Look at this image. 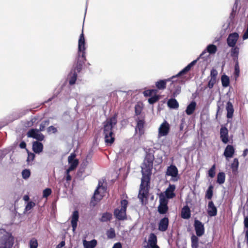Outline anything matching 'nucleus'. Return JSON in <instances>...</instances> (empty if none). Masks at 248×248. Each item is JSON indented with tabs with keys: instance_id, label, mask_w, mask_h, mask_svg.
Returning <instances> with one entry per match:
<instances>
[{
	"instance_id": "49530a36",
	"label": "nucleus",
	"mask_w": 248,
	"mask_h": 248,
	"mask_svg": "<svg viewBox=\"0 0 248 248\" xmlns=\"http://www.w3.org/2000/svg\"><path fill=\"white\" fill-rule=\"evenodd\" d=\"M38 242L36 239L32 238L30 241V248H37Z\"/></svg>"
},
{
	"instance_id": "6ab92c4d",
	"label": "nucleus",
	"mask_w": 248,
	"mask_h": 248,
	"mask_svg": "<svg viewBox=\"0 0 248 248\" xmlns=\"http://www.w3.org/2000/svg\"><path fill=\"white\" fill-rule=\"evenodd\" d=\"M207 207V212L209 216L215 217L217 216V210L212 201L208 202Z\"/></svg>"
},
{
	"instance_id": "7ed1b4c3",
	"label": "nucleus",
	"mask_w": 248,
	"mask_h": 248,
	"mask_svg": "<svg viewBox=\"0 0 248 248\" xmlns=\"http://www.w3.org/2000/svg\"><path fill=\"white\" fill-rule=\"evenodd\" d=\"M197 60H194L191 62L189 63L185 68H184L182 70H181L178 74H177L175 76H173L170 78H169L165 79H160L158 80L155 82V87L156 88L157 90H164L166 88L167 82L168 81H170L171 79H173L174 78L179 77L183 75H184L187 73L191 68V67L195 64Z\"/></svg>"
},
{
	"instance_id": "9b49d317",
	"label": "nucleus",
	"mask_w": 248,
	"mask_h": 248,
	"mask_svg": "<svg viewBox=\"0 0 248 248\" xmlns=\"http://www.w3.org/2000/svg\"><path fill=\"white\" fill-rule=\"evenodd\" d=\"M154 159V155L152 153H149L146 155L144 163L146 169L149 171H151L153 168Z\"/></svg>"
},
{
	"instance_id": "f8f14e48",
	"label": "nucleus",
	"mask_w": 248,
	"mask_h": 248,
	"mask_svg": "<svg viewBox=\"0 0 248 248\" xmlns=\"http://www.w3.org/2000/svg\"><path fill=\"white\" fill-rule=\"evenodd\" d=\"M157 243V236L155 233H151L149 236L148 245L145 248H159Z\"/></svg>"
},
{
	"instance_id": "cd10ccee",
	"label": "nucleus",
	"mask_w": 248,
	"mask_h": 248,
	"mask_svg": "<svg viewBox=\"0 0 248 248\" xmlns=\"http://www.w3.org/2000/svg\"><path fill=\"white\" fill-rule=\"evenodd\" d=\"M191 216V211L187 205L185 206L181 211V217L184 219H188Z\"/></svg>"
},
{
	"instance_id": "aec40b11",
	"label": "nucleus",
	"mask_w": 248,
	"mask_h": 248,
	"mask_svg": "<svg viewBox=\"0 0 248 248\" xmlns=\"http://www.w3.org/2000/svg\"><path fill=\"white\" fill-rule=\"evenodd\" d=\"M149 193L148 186L140 185V189L138 194V198L141 201H143L144 198H147Z\"/></svg>"
},
{
	"instance_id": "f03ea898",
	"label": "nucleus",
	"mask_w": 248,
	"mask_h": 248,
	"mask_svg": "<svg viewBox=\"0 0 248 248\" xmlns=\"http://www.w3.org/2000/svg\"><path fill=\"white\" fill-rule=\"evenodd\" d=\"M85 41L82 30L78 42V56L76 62V69L78 71L81 70L86 61L85 56Z\"/></svg>"
},
{
	"instance_id": "7c9ffc66",
	"label": "nucleus",
	"mask_w": 248,
	"mask_h": 248,
	"mask_svg": "<svg viewBox=\"0 0 248 248\" xmlns=\"http://www.w3.org/2000/svg\"><path fill=\"white\" fill-rule=\"evenodd\" d=\"M112 218V215L110 212H105L102 214L101 217L99 218V220L102 222H106L109 221Z\"/></svg>"
},
{
	"instance_id": "5701e85b",
	"label": "nucleus",
	"mask_w": 248,
	"mask_h": 248,
	"mask_svg": "<svg viewBox=\"0 0 248 248\" xmlns=\"http://www.w3.org/2000/svg\"><path fill=\"white\" fill-rule=\"evenodd\" d=\"M146 171L147 172V174H145L142 171V177L141 178V182L140 184L141 186H149V183L150 182V177L151 175V171H149L146 169Z\"/></svg>"
},
{
	"instance_id": "2f4dec72",
	"label": "nucleus",
	"mask_w": 248,
	"mask_h": 248,
	"mask_svg": "<svg viewBox=\"0 0 248 248\" xmlns=\"http://www.w3.org/2000/svg\"><path fill=\"white\" fill-rule=\"evenodd\" d=\"M239 161L237 158H235L231 165V168L233 174L236 175L238 173V169L239 167Z\"/></svg>"
},
{
	"instance_id": "c85d7f7f",
	"label": "nucleus",
	"mask_w": 248,
	"mask_h": 248,
	"mask_svg": "<svg viewBox=\"0 0 248 248\" xmlns=\"http://www.w3.org/2000/svg\"><path fill=\"white\" fill-rule=\"evenodd\" d=\"M226 108L227 111V118L228 119L232 118L234 112V108L232 103L230 101L227 102Z\"/></svg>"
},
{
	"instance_id": "a19ab883",
	"label": "nucleus",
	"mask_w": 248,
	"mask_h": 248,
	"mask_svg": "<svg viewBox=\"0 0 248 248\" xmlns=\"http://www.w3.org/2000/svg\"><path fill=\"white\" fill-rule=\"evenodd\" d=\"M157 90L156 89L147 90L144 91L143 94L145 96H152L157 94Z\"/></svg>"
},
{
	"instance_id": "e433bc0d",
	"label": "nucleus",
	"mask_w": 248,
	"mask_h": 248,
	"mask_svg": "<svg viewBox=\"0 0 248 248\" xmlns=\"http://www.w3.org/2000/svg\"><path fill=\"white\" fill-rule=\"evenodd\" d=\"M198 236L192 235L191 237V247L192 248H198L199 247V239Z\"/></svg>"
},
{
	"instance_id": "79ce46f5",
	"label": "nucleus",
	"mask_w": 248,
	"mask_h": 248,
	"mask_svg": "<svg viewBox=\"0 0 248 248\" xmlns=\"http://www.w3.org/2000/svg\"><path fill=\"white\" fill-rule=\"evenodd\" d=\"M159 99V95H157V94H155L148 99V102L150 104H153L158 101Z\"/></svg>"
},
{
	"instance_id": "6e6552de",
	"label": "nucleus",
	"mask_w": 248,
	"mask_h": 248,
	"mask_svg": "<svg viewBox=\"0 0 248 248\" xmlns=\"http://www.w3.org/2000/svg\"><path fill=\"white\" fill-rule=\"evenodd\" d=\"M102 189L104 190L105 188L104 186H103L101 182L99 181L97 188L94 191V195L92 198L90 202L91 205L93 206H95L97 203L101 200L103 198V196L100 194L99 191V189Z\"/></svg>"
},
{
	"instance_id": "f3484780",
	"label": "nucleus",
	"mask_w": 248,
	"mask_h": 248,
	"mask_svg": "<svg viewBox=\"0 0 248 248\" xmlns=\"http://www.w3.org/2000/svg\"><path fill=\"white\" fill-rule=\"evenodd\" d=\"M176 188L175 186L174 185L170 184L168 187L166 189L165 193V197L166 199H172L175 197V194L174 190Z\"/></svg>"
},
{
	"instance_id": "8fccbe9b",
	"label": "nucleus",
	"mask_w": 248,
	"mask_h": 248,
	"mask_svg": "<svg viewBox=\"0 0 248 248\" xmlns=\"http://www.w3.org/2000/svg\"><path fill=\"white\" fill-rule=\"evenodd\" d=\"M35 206V203L33 202H30L28 203L25 207L26 211L31 210L33 207Z\"/></svg>"
},
{
	"instance_id": "f704fd0d",
	"label": "nucleus",
	"mask_w": 248,
	"mask_h": 248,
	"mask_svg": "<svg viewBox=\"0 0 248 248\" xmlns=\"http://www.w3.org/2000/svg\"><path fill=\"white\" fill-rule=\"evenodd\" d=\"M167 104L170 108H177L179 107V104L177 101L174 98L169 99Z\"/></svg>"
},
{
	"instance_id": "1a4fd4ad",
	"label": "nucleus",
	"mask_w": 248,
	"mask_h": 248,
	"mask_svg": "<svg viewBox=\"0 0 248 248\" xmlns=\"http://www.w3.org/2000/svg\"><path fill=\"white\" fill-rule=\"evenodd\" d=\"M40 131L38 129L32 128L30 129L27 132V136L29 138H32L37 140L38 141H42L45 138L43 134L40 133Z\"/></svg>"
},
{
	"instance_id": "774afa93",
	"label": "nucleus",
	"mask_w": 248,
	"mask_h": 248,
	"mask_svg": "<svg viewBox=\"0 0 248 248\" xmlns=\"http://www.w3.org/2000/svg\"><path fill=\"white\" fill-rule=\"evenodd\" d=\"M23 199L25 201H28L29 200V197L28 195H25L23 197Z\"/></svg>"
},
{
	"instance_id": "de8ad7c7",
	"label": "nucleus",
	"mask_w": 248,
	"mask_h": 248,
	"mask_svg": "<svg viewBox=\"0 0 248 248\" xmlns=\"http://www.w3.org/2000/svg\"><path fill=\"white\" fill-rule=\"evenodd\" d=\"M52 190L50 188H46L43 191V196L44 198H47L49 195H51Z\"/></svg>"
},
{
	"instance_id": "13d9d810",
	"label": "nucleus",
	"mask_w": 248,
	"mask_h": 248,
	"mask_svg": "<svg viewBox=\"0 0 248 248\" xmlns=\"http://www.w3.org/2000/svg\"><path fill=\"white\" fill-rule=\"evenodd\" d=\"M180 92H181V87H178V88L175 90V91L173 93V94H172L173 96L175 97L178 94H179Z\"/></svg>"
},
{
	"instance_id": "393cba45",
	"label": "nucleus",
	"mask_w": 248,
	"mask_h": 248,
	"mask_svg": "<svg viewBox=\"0 0 248 248\" xmlns=\"http://www.w3.org/2000/svg\"><path fill=\"white\" fill-rule=\"evenodd\" d=\"M217 48L216 45L213 44H210L207 46L206 49L204 50L202 54L200 55V57H202V56L208 52L210 54H214L217 51Z\"/></svg>"
},
{
	"instance_id": "423d86ee",
	"label": "nucleus",
	"mask_w": 248,
	"mask_h": 248,
	"mask_svg": "<svg viewBox=\"0 0 248 248\" xmlns=\"http://www.w3.org/2000/svg\"><path fill=\"white\" fill-rule=\"evenodd\" d=\"M159 204L157 208L158 212L160 214H165L169 210L168 204L169 201L165 197L164 194L161 193L159 196Z\"/></svg>"
},
{
	"instance_id": "20e7f679",
	"label": "nucleus",
	"mask_w": 248,
	"mask_h": 248,
	"mask_svg": "<svg viewBox=\"0 0 248 248\" xmlns=\"http://www.w3.org/2000/svg\"><path fill=\"white\" fill-rule=\"evenodd\" d=\"M126 200H122L121 201V208H116L114 210V215L119 220H124L127 219L126 211L128 205Z\"/></svg>"
},
{
	"instance_id": "4c0bfd02",
	"label": "nucleus",
	"mask_w": 248,
	"mask_h": 248,
	"mask_svg": "<svg viewBox=\"0 0 248 248\" xmlns=\"http://www.w3.org/2000/svg\"><path fill=\"white\" fill-rule=\"evenodd\" d=\"M225 181V174L223 172H220L217 175V183L219 184H222Z\"/></svg>"
},
{
	"instance_id": "09e8293b",
	"label": "nucleus",
	"mask_w": 248,
	"mask_h": 248,
	"mask_svg": "<svg viewBox=\"0 0 248 248\" xmlns=\"http://www.w3.org/2000/svg\"><path fill=\"white\" fill-rule=\"evenodd\" d=\"M31 175V172L29 170L25 169L22 172V176L24 179H28Z\"/></svg>"
},
{
	"instance_id": "680f3d73",
	"label": "nucleus",
	"mask_w": 248,
	"mask_h": 248,
	"mask_svg": "<svg viewBox=\"0 0 248 248\" xmlns=\"http://www.w3.org/2000/svg\"><path fill=\"white\" fill-rule=\"evenodd\" d=\"M112 248H122V246L121 243L118 242L113 245Z\"/></svg>"
},
{
	"instance_id": "ddd939ff",
	"label": "nucleus",
	"mask_w": 248,
	"mask_h": 248,
	"mask_svg": "<svg viewBox=\"0 0 248 248\" xmlns=\"http://www.w3.org/2000/svg\"><path fill=\"white\" fill-rule=\"evenodd\" d=\"M170 127L169 124L167 122H163L158 129V137L167 136L170 131Z\"/></svg>"
},
{
	"instance_id": "dca6fc26",
	"label": "nucleus",
	"mask_w": 248,
	"mask_h": 248,
	"mask_svg": "<svg viewBox=\"0 0 248 248\" xmlns=\"http://www.w3.org/2000/svg\"><path fill=\"white\" fill-rule=\"evenodd\" d=\"M76 63L73 67V69L71 70L70 74H69V83L70 85H74L77 79L78 73H79L81 70L78 71L76 69Z\"/></svg>"
},
{
	"instance_id": "a18cd8bd",
	"label": "nucleus",
	"mask_w": 248,
	"mask_h": 248,
	"mask_svg": "<svg viewBox=\"0 0 248 248\" xmlns=\"http://www.w3.org/2000/svg\"><path fill=\"white\" fill-rule=\"evenodd\" d=\"M49 123L50 122L48 120L43 121L40 125L39 129H38V130L40 131H44L46 127L49 125Z\"/></svg>"
},
{
	"instance_id": "338daca9",
	"label": "nucleus",
	"mask_w": 248,
	"mask_h": 248,
	"mask_svg": "<svg viewBox=\"0 0 248 248\" xmlns=\"http://www.w3.org/2000/svg\"><path fill=\"white\" fill-rule=\"evenodd\" d=\"M248 154V149H246L244 150L242 155L245 157L247 156Z\"/></svg>"
},
{
	"instance_id": "39448f33",
	"label": "nucleus",
	"mask_w": 248,
	"mask_h": 248,
	"mask_svg": "<svg viewBox=\"0 0 248 248\" xmlns=\"http://www.w3.org/2000/svg\"><path fill=\"white\" fill-rule=\"evenodd\" d=\"M14 237L6 233L0 238V248H12L14 244Z\"/></svg>"
},
{
	"instance_id": "58836bf2",
	"label": "nucleus",
	"mask_w": 248,
	"mask_h": 248,
	"mask_svg": "<svg viewBox=\"0 0 248 248\" xmlns=\"http://www.w3.org/2000/svg\"><path fill=\"white\" fill-rule=\"evenodd\" d=\"M221 80L223 87H227L229 86L230 84V79L227 76L225 75L222 76Z\"/></svg>"
},
{
	"instance_id": "a878e982",
	"label": "nucleus",
	"mask_w": 248,
	"mask_h": 248,
	"mask_svg": "<svg viewBox=\"0 0 248 248\" xmlns=\"http://www.w3.org/2000/svg\"><path fill=\"white\" fill-rule=\"evenodd\" d=\"M32 150L35 153L39 154L43 151V144L38 141H34L32 143Z\"/></svg>"
},
{
	"instance_id": "a211bd4d",
	"label": "nucleus",
	"mask_w": 248,
	"mask_h": 248,
	"mask_svg": "<svg viewBox=\"0 0 248 248\" xmlns=\"http://www.w3.org/2000/svg\"><path fill=\"white\" fill-rule=\"evenodd\" d=\"M169 220L168 217H164L160 219L158 224V229L161 232L166 231L168 228Z\"/></svg>"
},
{
	"instance_id": "c9c22d12",
	"label": "nucleus",
	"mask_w": 248,
	"mask_h": 248,
	"mask_svg": "<svg viewBox=\"0 0 248 248\" xmlns=\"http://www.w3.org/2000/svg\"><path fill=\"white\" fill-rule=\"evenodd\" d=\"M78 163L79 162L78 159L71 160L70 163H69L70 166L67 169L68 172L75 170L78 166Z\"/></svg>"
},
{
	"instance_id": "f257e3e1",
	"label": "nucleus",
	"mask_w": 248,
	"mask_h": 248,
	"mask_svg": "<svg viewBox=\"0 0 248 248\" xmlns=\"http://www.w3.org/2000/svg\"><path fill=\"white\" fill-rule=\"evenodd\" d=\"M117 118L118 113H115L112 116L108 118L102 124L103 134L107 144L111 145L115 141L113 128L118 123Z\"/></svg>"
},
{
	"instance_id": "37998d69",
	"label": "nucleus",
	"mask_w": 248,
	"mask_h": 248,
	"mask_svg": "<svg viewBox=\"0 0 248 248\" xmlns=\"http://www.w3.org/2000/svg\"><path fill=\"white\" fill-rule=\"evenodd\" d=\"M232 49H231V56H238L239 53V48L237 46H234L232 47Z\"/></svg>"
},
{
	"instance_id": "2eb2a0df",
	"label": "nucleus",
	"mask_w": 248,
	"mask_h": 248,
	"mask_svg": "<svg viewBox=\"0 0 248 248\" xmlns=\"http://www.w3.org/2000/svg\"><path fill=\"white\" fill-rule=\"evenodd\" d=\"M228 133L227 128L224 126H221L220 129V138L224 144H227L229 141Z\"/></svg>"
},
{
	"instance_id": "473e14b6",
	"label": "nucleus",
	"mask_w": 248,
	"mask_h": 248,
	"mask_svg": "<svg viewBox=\"0 0 248 248\" xmlns=\"http://www.w3.org/2000/svg\"><path fill=\"white\" fill-rule=\"evenodd\" d=\"M83 245L85 248H94L97 245V241L95 239L90 241L84 240Z\"/></svg>"
},
{
	"instance_id": "4d7b16f0",
	"label": "nucleus",
	"mask_w": 248,
	"mask_h": 248,
	"mask_svg": "<svg viewBox=\"0 0 248 248\" xmlns=\"http://www.w3.org/2000/svg\"><path fill=\"white\" fill-rule=\"evenodd\" d=\"M77 159L76 158V154L75 153H72L70 155V156H68V163H70L71 160H75Z\"/></svg>"
},
{
	"instance_id": "69168bd1",
	"label": "nucleus",
	"mask_w": 248,
	"mask_h": 248,
	"mask_svg": "<svg viewBox=\"0 0 248 248\" xmlns=\"http://www.w3.org/2000/svg\"><path fill=\"white\" fill-rule=\"evenodd\" d=\"M65 245V242L64 241H62L60 242V243L57 246V248H61L63 247Z\"/></svg>"
},
{
	"instance_id": "ea45409f",
	"label": "nucleus",
	"mask_w": 248,
	"mask_h": 248,
	"mask_svg": "<svg viewBox=\"0 0 248 248\" xmlns=\"http://www.w3.org/2000/svg\"><path fill=\"white\" fill-rule=\"evenodd\" d=\"M106 234L108 239H113L116 237L115 230L113 228H110L107 231Z\"/></svg>"
},
{
	"instance_id": "0eeeda50",
	"label": "nucleus",
	"mask_w": 248,
	"mask_h": 248,
	"mask_svg": "<svg viewBox=\"0 0 248 248\" xmlns=\"http://www.w3.org/2000/svg\"><path fill=\"white\" fill-rule=\"evenodd\" d=\"M145 116L141 115V117H137L135 119L137 124L135 127V131L138 133L140 136H141L144 133V126L145 124Z\"/></svg>"
},
{
	"instance_id": "6e6d98bb",
	"label": "nucleus",
	"mask_w": 248,
	"mask_h": 248,
	"mask_svg": "<svg viewBox=\"0 0 248 248\" xmlns=\"http://www.w3.org/2000/svg\"><path fill=\"white\" fill-rule=\"evenodd\" d=\"M70 171L68 172V169L66 170V176L65 180L67 182H69L72 180V177L70 175L69 173Z\"/></svg>"
},
{
	"instance_id": "bb28decb",
	"label": "nucleus",
	"mask_w": 248,
	"mask_h": 248,
	"mask_svg": "<svg viewBox=\"0 0 248 248\" xmlns=\"http://www.w3.org/2000/svg\"><path fill=\"white\" fill-rule=\"evenodd\" d=\"M143 109V106L142 103L138 102L137 103L134 107L135 109V115L137 117H140L141 115H145L144 114H142V111Z\"/></svg>"
},
{
	"instance_id": "9d476101",
	"label": "nucleus",
	"mask_w": 248,
	"mask_h": 248,
	"mask_svg": "<svg viewBox=\"0 0 248 248\" xmlns=\"http://www.w3.org/2000/svg\"><path fill=\"white\" fill-rule=\"evenodd\" d=\"M194 227L197 236L201 237L205 232L204 225L198 219H195Z\"/></svg>"
},
{
	"instance_id": "4be33fe9",
	"label": "nucleus",
	"mask_w": 248,
	"mask_h": 248,
	"mask_svg": "<svg viewBox=\"0 0 248 248\" xmlns=\"http://www.w3.org/2000/svg\"><path fill=\"white\" fill-rule=\"evenodd\" d=\"M178 170L175 166L171 165L168 167L166 171L167 175L170 176L172 177H176L178 176Z\"/></svg>"
},
{
	"instance_id": "603ef678",
	"label": "nucleus",
	"mask_w": 248,
	"mask_h": 248,
	"mask_svg": "<svg viewBox=\"0 0 248 248\" xmlns=\"http://www.w3.org/2000/svg\"><path fill=\"white\" fill-rule=\"evenodd\" d=\"M217 71L214 68L211 69L210 72V77L211 78H213L214 79H217Z\"/></svg>"
},
{
	"instance_id": "864d4df0",
	"label": "nucleus",
	"mask_w": 248,
	"mask_h": 248,
	"mask_svg": "<svg viewBox=\"0 0 248 248\" xmlns=\"http://www.w3.org/2000/svg\"><path fill=\"white\" fill-rule=\"evenodd\" d=\"M48 133H55L57 131V128L54 126H50L47 128Z\"/></svg>"
},
{
	"instance_id": "412c9836",
	"label": "nucleus",
	"mask_w": 248,
	"mask_h": 248,
	"mask_svg": "<svg viewBox=\"0 0 248 248\" xmlns=\"http://www.w3.org/2000/svg\"><path fill=\"white\" fill-rule=\"evenodd\" d=\"M79 218V214L77 210H75L73 212L71 224L73 231H75L77 227V223Z\"/></svg>"
},
{
	"instance_id": "5fc2aeb1",
	"label": "nucleus",
	"mask_w": 248,
	"mask_h": 248,
	"mask_svg": "<svg viewBox=\"0 0 248 248\" xmlns=\"http://www.w3.org/2000/svg\"><path fill=\"white\" fill-rule=\"evenodd\" d=\"M240 68L239 65H234V74L235 77H238L239 76Z\"/></svg>"
},
{
	"instance_id": "052dcab7",
	"label": "nucleus",
	"mask_w": 248,
	"mask_h": 248,
	"mask_svg": "<svg viewBox=\"0 0 248 248\" xmlns=\"http://www.w3.org/2000/svg\"><path fill=\"white\" fill-rule=\"evenodd\" d=\"M232 58L233 61L235 62V65H239L238 62V56H231Z\"/></svg>"
},
{
	"instance_id": "0e129e2a",
	"label": "nucleus",
	"mask_w": 248,
	"mask_h": 248,
	"mask_svg": "<svg viewBox=\"0 0 248 248\" xmlns=\"http://www.w3.org/2000/svg\"><path fill=\"white\" fill-rule=\"evenodd\" d=\"M220 110V107L219 105H217V111L216 115V119L217 120L218 115L219 113Z\"/></svg>"
},
{
	"instance_id": "b1692460",
	"label": "nucleus",
	"mask_w": 248,
	"mask_h": 248,
	"mask_svg": "<svg viewBox=\"0 0 248 248\" xmlns=\"http://www.w3.org/2000/svg\"><path fill=\"white\" fill-rule=\"evenodd\" d=\"M235 152V149L232 145H228L225 149L224 155L226 158H231L233 156Z\"/></svg>"
},
{
	"instance_id": "c03bdc74",
	"label": "nucleus",
	"mask_w": 248,
	"mask_h": 248,
	"mask_svg": "<svg viewBox=\"0 0 248 248\" xmlns=\"http://www.w3.org/2000/svg\"><path fill=\"white\" fill-rule=\"evenodd\" d=\"M208 176L211 178H213L216 175V164H214L209 169L208 172Z\"/></svg>"
},
{
	"instance_id": "72a5a7b5",
	"label": "nucleus",
	"mask_w": 248,
	"mask_h": 248,
	"mask_svg": "<svg viewBox=\"0 0 248 248\" xmlns=\"http://www.w3.org/2000/svg\"><path fill=\"white\" fill-rule=\"evenodd\" d=\"M213 186L210 185L205 192V198L206 199L209 200H211L212 199L213 196Z\"/></svg>"
},
{
	"instance_id": "3c124183",
	"label": "nucleus",
	"mask_w": 248,
	"mask_h": 248,
	"mask_svg": "<svg viewBox=\"0 0 248 248\" xmlns=\"http://www.w3.org/2000/svg\"><path fill=\"white\" fill-rule=\"evenodd\" d=\"M217 81V79H214L213 78H211L210 80L209 81L207 85V87L210 88L212 89L214 87V85L216 83Z\"/></svg>"
},
{
	"instance_id": "e2e57ef3",
	"label": "nucleus",
	"mask_w": 248,
	"mask_h": 248,
	"mask_svg": "<svg viewBox=\"0 0 248 248\" xmlns=\"http://www.w3.org/2000/svg\"><path fill=\"white\" fill-rule=\"evenodd\" d=\"M19 147L21 149H25L26 147V143L25 141H21L19 144Z\"/></svg>"
},
{
	"instance_id": "bf43d9fd",
	"label": "nucleus",
	"mask_w": 248,
	"mask_h": 248,
	"mask_svg": "<svg viewBox=\"0 0 248 248\" xmlns=\"http://www.w3.org/2000/svg\"><path fill=\"white\" fill-rule=\"evenodd\" d=\"M244 223L245 228L248 229V216L245 217Z\"/></svg>"
},
{
	"instance_id": "c756f323",
	"label": "nucleus",
	"mask_w": 248,
	"mask_h": 248,
	"mask_svg": "<svg viewBox=\"0 0 248 248\" xmlns=\"http://www.w3.org/2000/svg\"><path fill=\"white\" fill-rule=\"evenodd\" d=\"M196 107V103L193 101L187 107L186 112L188 115H190L194 112Z\"/></svg>"
},
{
	"instance_id": "4468645a",
	"label": "nucleus",
	"mask_w": 248,
	"mask_h": 248,
	"mask_svg": "<svg viewBox=\"0 0 248 248\" xmlns=\"http://www.w3.org/2000/svg\"><path fill=\"white\" fill-rule=\"evenodd\" d=\"M239 35L237 32H233L229 35L227 39V43L229 46H234L238 39Z\"/></svg>"
}]
</instances>
